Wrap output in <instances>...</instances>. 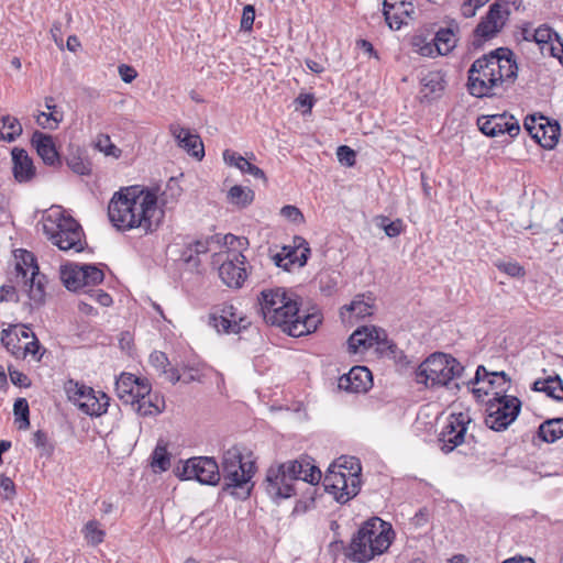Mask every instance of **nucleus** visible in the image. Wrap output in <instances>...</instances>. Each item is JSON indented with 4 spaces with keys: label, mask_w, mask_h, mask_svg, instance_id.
Wrapping results in <instances>:
<instances>
[{
    "label": "nucleus",
    "mask_w": 563,
    "mask_h": 563,
    "mask_svg": "<svg viewBox=\"0 0 563 563\" xmlns=\"http://www.w3.org/2000/svg\"><path fill=\"white\" fill-rule=\"evenodd\" d=\"M108 216L119 230L140 228L147 233L158 225L163 212L157 208L154 192L131 187L114 194Z\"/></svg>",
    "instance_id": "f257e3e1"
},
{
    "label": "nucleus",
    "mask_w": 563,
    "mask_h": 563,
    "mask_svg": "<svg viewBox=\"0 0 563 563\" xmlns=\"http://www.w3.org/2000/svg\"><path fill=\"white\" fill-rule=\"evenodd\" d=\"M511 51L499 47L477 58L468 69L467 89L476 98L494 97L508 89L518 76Z\"/></svg>",
    "instance_id": "f03ea898"
},
{
    "label": "nucleus",
    "mask_w": 563,
    "mask_h": 563,
    "mask_svg": "<svg viewBox=\"0 0 563 563\" xmlns=\"http://www.w3.org/2000/svg\"><path fill=\"white\" fill-rule=\"evenodd\" d=\"M321 477V471L308 456H303L271 466L266 473L264 487L273 500L286 499L296 495L298 482L316 485Z\"/></svg>",
    "instance_id": "7ed1b4c3"
},
{
    "label": "nucleus",
    "mask_w": 563,
    "mask_h": 563,
    "mask_svg": "<svg viewBox=\"0 0 563 563\" xmlns=\"http://www.w3.org/2000/svg\"><path fill=\"white\" fill-rule=\"evenodd\" d=\"M394 534L390 523L374 517L365 521L353 536L346 556L354 562L366 563L388 550Z\"/></svg>",
    "instance_id": "20e7f679"
},
{
    "label": "nucleus",
    "mask_w": 563,
    "mask_h": 563,
    "mask_svg": "<svg viewBox=\"0 0 563 563\" xmlns=\"http://www.w3.org/2000/svg\"><path fill=\"white\" fill-rule=\"evenodd\" d=\"M43 231L64 252L79 253L87 245L81 225L71 216H66L60 207L51 208L44 216Z\"/></svg>",
    "instance_id": "39448f33"
},
{
    "label": "nucleus",
    "mask_w": 563,
    "mask_h": 563,
    "mask_svg": "<svg viewBox=\"0 0 563 563\" xmlns=\"http://www.w3.org/2000/svg\"><path fill=\"white\" fill-rule=\"evenodd\" d=\"M220 473L223 490L241 499L251 495V479L256 473V466L255 461L244 460L242 448L234 445L223 453Z\"/></svg>",
    "instance_id": "423d86ee"
},
{
    "label": "nucleus",
    "mask_w": 563,
    "mask_h": 563,
    "mask_svg": "<svg viewBox=\"0 0 563 563\" xmlns=\"http://www.w3.org/2000/svg\"><path fill=\"white\" fill-rule=\"evenodd\" d=\"M362 466L354 456H341L332 463L323 477V486L336 501L345 504L361 489Z\"/></svg>",
    "instance_id": "0eeeda50"
},
{
    "label": "nucleus",
    "mask_w": 563,
    "mask_h": 563,
    "mask_svg": "<svg viewBox=\"0 0 563 563\" xmlns=\"http://www.w3.org/2000/svg\"><path fill=\"white\" fill-rule=\"evenodd\" d=\"M463 372L460 362L444 353H433L424 360L416 372V380L427 387L448 386Z\"/></svg>",
    "instance_id": "6e6552de"
},
{
    "label": "nucleus",
    "mask_w": 563,
    "mask_h": 563,
    "mask_svg": "<svg viewBox=\"0 0 563 563\" xmlns=\"http://www.w3.org/2000/svg\"><path fill=\"white\" fill-rule=\"evenodd\" d=\"M283 320L269 322L272 325L280 328L287 334L298 338L314 332L322 322V316L319 311H300L298 296L290 294L283 310H278Z\"/></svg>",
    "instance_id": "1a4fd4ad"
},
{
    "label": "nucleus",
    "mask_w": 563,
    "mask_h": 563,
    "mask_svg": "<svg viewBox=\"0 0 563 563\" xmlns=\"http://www.w3.org/2000/svg\"><path fill=\"white\" fill-rule=\"evenodd\" d=\"M15 283L27 294L34 306L45 301L46 276L40 273L33 253L21 250L15 263Z\"/></svg>",
    "instance_id": "9d476101"
},
{
    "label": "nucleus",
    "mask_w": 563,
    "mask_h": 563,
    "mask_svg": "<svg viewBox=\"0 0 563 563\" xmlns=\"http://www.w3.org/2000/svg\"><path fill=\"white\" fill-rule=\"evenodd\" d=\"M486 407V426L495 431L506 430L518 417L521 401L509 395L493 396Z\"/></svg>",
    "instance_id": "9b49d317"
},
{
    "label": "nucleus",
    "mask_w": 563,
    "mask_h": 563,
    "mask_svg": "<svg viewBox=\"0 0 563 563\" xmlns=\"http://www.w3.org/2000/svg\"><path fill=\"white\" fill-rule=\"evenodd\" d=\"M64 388L68 399L84 413L99 417L107 412L110 399L104 393H96L91 387L73 379L67 380Z\"/></svg>",
    "instance_id": "f8f14e48"
},
{
    "label": "nucleus",
    "mask_w": 563,
    "mask_h": 563,
    "mask_svg": "<svg viewBox=\"0 0 563 563\" xmlns=\"http://www.w3.org/2000/svg\"><path fill=\"white\" fill-rule=\"evenodd\" d=\"M176 475L183 481L196 479L203 485H217L221 479L220 467L213 457L195 456L177 467Z\"/></svg>",
    "instance_id": "ddd939ff"
},
{
    "label": "nucleus",
    "mask_w": 563,
    "mask_h": 563,
    "mask_svg": "<svg viewBox=\"0 0 563 563\" xmlns=\"http://www.w3.org/2000/svg\"><path fill=\"white\" fill-rule=\"evenodd\" d=\"M103 278V272L96 265L68 263L60 267V279L68 290L99 285Z\"/></svg>",
    "instance_id": "4468645a"
},
{
    "label": "nucleus",
    "mask_w": 563,
    "mask_h": 563,
    "mask_svg": "<svg viewBox=\"0 0 563 563\" xmlns=\"http://www.w3.org/2000/svg\"><path fill=\"white\" fill-rule=\"evenodd\" d=\"M347 345L349 351L352 353H358L374 345H378L382 350L388 349L391 353L397 349V346L387 339L386 331L375 325H364L356 329L350 335Z\"/></svg>",
    "instance_id": "2eb2a0df"
},
{
    "label": "nucleus",
    "mask_w": 563,
    "mask_h": 563,
    "mask_svg": "<svg viewBox=\"0 0 563 563\" xmlns=\"http://www.w3.org/2000/svg\"><path fill=\"white\" fill-rule=\"evenodd\" d=\"M509 11L507 10L506 4H501L498 2L493 3L489 7L488 12L482 19V21L477 24L474 30V42L473 44L476 47H479L483 42L493 38L496 36L501 29L504 27Z\"/></svg>",
    "instance_id": "dca6fc26"
},
{
    "label": "nucleus",
    "mask_w": 563,
    "mask_h": 563,
    "mask_svg": "<svg viewBox=\"0 0 563 563\" xmlns=\"http://www.w3.org/2000/svg\"><path fill=\"white\" fill-rule=\"evenodd\" d=\"M209 323L218 332L235 334L251 324L250 320L240 313L232 303H223L221 307L217 308L210 314Z\"/></svg>",
    "instance_id": "f3484780"
},
{
    "label": "nucleus",
    "mask_w": 563,
    "mask_h": 563,
    "mask_svg": "<svg viewBox=\"0 0 563 563\" xmlns=\"http://www.w3.org/2000/svg\"><path fill=\"white\" fill-rule=\"evenodd\" d=\"M219 277L230 288H241L247 278L246 258L238 251H227L219 266Z\"/></svg>",
    "instance_id": "a211bd4d"
},
{
    "label": "nucleus",
    "mask_w": 563,
    "mask_h": 563,
    "mask_svg": "<svg viewBox=\"0 0 563 563\" xmlns=\"http://www.w3.org/2000/svg\"><path fill=\"white\" fill-rule=\"evenodd\" d=\"M471 418L465 412L451 413L448 422L440 433L439 441L441 442V450L444 453L452 452L456 446L462 444L467 431V424Z\"/></svg>",
    "instance_id": "6ab92c4d"
},
{
    "label": "nucleus",
    "mask_w": 563,
    "mask_h": 563,
    "mask_svg": "<svg viewBox=\"0 0 563 563\" xmlns=\"http://www.w3.org/2000/svg\"><path fill=\"white\" fill-rule=\"evenodd\" d=\"M310 247L307 241L301 236L294 238L292 246H284L280 252L273 255L276 266L289 272L294 265L302 267L306 265Z\"/></svg>",
    "instance_id": "aec40b11"
},
{
    "label": "nucleus",
    "mask_w": 563,
    "mask_h": 563,
    "mask_svg": "<svg viewBox=\"0 0 563 563\" xmlns=\"http://www.w3.org/2000/svg\"><path fill=\"white\" fill-rule=\"evenodd\" d=\"M477 124L479 130L488 136H497L508 133L511 137L518 135L520 131L519 122L507 113L483 115L478 118Z\"/></svg>",
    "instance_id": "412c9836"
},
{
    "label": "nucleus",
    "mask_w": 563,
    "mask_h": 563,
    "mask_svg": "<svg viewBox=\"0 0 563 563\" xmlns=\"http://www.w3.org/2000/svg\"><path fill=\"white\" fill-rule=\"evenodd\" d=\"M290 296L284 288L264 289L261 291L258 302L266 323L283 320L278 310H283L284 303Z\"/></svg>",
    "instance_id": "4be33fe9"
},
{
    "label": "nucleus",
    "mask_w": 563,
    "mask_h": 563,
    "mask_svg": "<svg viewBox=\"0 0 563 563\" xmlns=\"http://www.w3.org/2000/svg\"><path fill=\"white\" fill-rule=\"evenodd\" d=\"M532 37L543 56L558 58L563 64V42L553 29L542 24L533 30Z\"/></svg>",
    "instance_id": "5701e85b"
},
{
    "label": "nucleus",
    "mask_w": 563,
    "mask_h": 563,
    "mask_svg": "<svg viewBox=\"0 0 563 563\" xmlns=\"http://www.w3.org/2000/svg\"><path fill=\"white\" fill-rule=\"evenodd\" d=\"M147 391H151L148 382L130 373L121 374L115 382V394L126 405L134 406L137 395Z\"/></svg>",
    "instance_id": "b1692460"
},
{
    "label": "nucleus",
    "mask_w": 563,
    "mask_h": 563,
    "mask_svg": "<svg viewBox=\"0 0 563 563\" xmlns=\"http://www.w3.org/2000/svg\"><path fill=\"white\" fill-rule=\"evenodd\" d=\"M169 132L177 141L179 147L185 150L192 157L202 159L205 148L198 134H191L188 129L180 126L178 123H172L169 125Z\"/></svg>",
    "instance_id": "393cba45"
},
{
    "label": "nucleus",
    "mask_w": 563,
    "mask_h": 563,
    "mask_svg": "<svg viewBox=\"0 0 563 563\" xmlns=\"http://www.w3.org/2000/svg\"><path fill=\"white\" fill-rule=\"evenodd\" d=\"M372 386V373L365 366H354L339 379V387L351 393L366 391Z\"/></svg>",
    "instance_id": "a878e982"
},
{
    "label": "nucleus",
    "mask_w": 563,
    "mask_h": 563,
    "mask_svg": "<svg viewBox=\"0 0 563 563\" xmlns=\"http://www.w3.org/2000/svg\"><path fill=\"white\" fill-rule=\"evenodd\" d=\"M11 156L14 179L20 184L31 181L35 177L36 169L27 152L23 148L14 147L11 151Z\"/></svg>",
    "instance_id": "bb28decb"
},
{
    "label": "nucleus",
    "mask_w": 563,
    "mask_h": 563,
    "mask_svg": "<svg viewBox=\"0 0 563 563\" xmlns=\"http://www.w3.org/2000/svg\"><path fill=\"white\" fill-rule=\"evenodd\" d=\"M481 382H487L493 396L504 395L508 391L510 377L505 372H488L485 366L479 365L476 369L475 377L470 382L476 385Z\"/></svg>",
    "instance_id": "cd10ccee"
},
{
    "label": "nucleus",
    "mask_w": 563,
    "mask_h": 563,
    "mask_svg": "<svg viewBox=\"0 0 563 563\" xmlns=\"http://www.w3.org/2000/svg\"><path fill=\"white\" fill-rule=\"evenodd\" d=\"M31 143L44 164L55 166L60 163L52 135L35 131L32 135Z\"/></svg>",
    "instance_id": "c85d7f7f"
},
{
    "label": "nucleus",
    "mask_w": 563,
    "mask_h": 563,
    "mask_svg": "<svg viewBox=\"0 0 563 563\" xmlns=\"http://www.w3.org/2000/svg\"><path fill=\"white\" fill-rule=\"evenodd\" d=\"M385 21L393 30H399L402 24L407 23V19L415 14L412 0H399V2L383 9Z\"/></svg>",
    "instance_id": "c756f323"
},
{
    "label": "nucleus",
    "mask_w": 563,
    "mask_h": 563,
    "mask_svg": "<svg viewBox=\"0 0 563 563\" xmlns=\"http://www.w3.org/2000/svg\"><path fill=\"white\" fill-rule=\"evenodd\" d=\"M132 407L140 416H156L163 411L165 401L161 396L152 395L151 391L140 393Z\"/></svg>",
    "instance_id": "7c9ffc66"
},
{
    "label": "nucleus",
    "mask_w": 563,
    "mask_h": 563,
    "mask_svg": "<svg viewBox=\"0 0 563 563\" xmlns=\"http://www.w3.org/2000/svg\"><path fill=\"white\" fill-rule=\"evenodd\" d=\"M560 135V125L558 123L544 125L542 122L538 124V130L533 134V139L544 148H553Z\"/></svg>",
    "instance_id": "2f4dec72"
},
{
    "label": "nucleus",
    "mask_w": 563,
    "mask_h": 563,
    "mask_svg": "<svg viewBox=\"0 0 563 563\" xmlns=\"http://www.w3.org/2000/svg\"><path fill=\"white\" fill-rule=\"evenodd\" d=\"M421 85L422 98L427 100L439 98L444 90V81L438 73H430L424 76L421 80Z\"/></svg>",
    "instance_id": "473e14b6"
},
{
    "label": "nucleus",
    "mask_w": 563,
    "mask_h": 563,
    "mask_svg": "<svg viewBox=\"0 0 563 563\" xmlns=\"http://www.w3.org/2000/svg\"><path fill=\"white\" fill-rule=\"evenodd\" d=\"M538 435L547 443H553L563 438V418L549 419L538 429Z\"/></svg>",
    "instance_id": "72a5a7b5"
},
{
    "label": "nucleus",
    "mask_w": 563,
    "mask_h": 563,
    "mask_svg": "<svg viewBox=\"0 0 563 563\" xmlns=\"http://www.w3.org/2000/svg\"><path fill=\"white\" fill-rule=\"evenodd\" d=\"M533 389L537 391H543L553 399L563 401V382L559 375L547 379L536 380Z\"/></svg>",
    "instance_id": "f704fd0d"
},
{
    "label": "nucleus",
    "mask_w": 563,
    "mask_h": 563,
    "mask_svg": "<svg viewBox=\"0 0 563 563\" xmlns=\"http://www.w3.org/2000/svg\"><path fill=\"white\" fill-rule=\"evenodd\" d=\"M22 124L11 115H3L0 119V140L8 143L14 142L22 134Z\"/></svg>",
    "instance_id": "c9c22d12"
},
{
    "label": "nucleus",
    "mask_w": 563,
    "mask_h": 563,
    "mask_svg": "<svg viewBox=\"0 0 563 563\" xmlns=\"http://www.w3.org/2000/svg\"><path fill=\"white\" fill-rule=\"evenodd\" d=\"M151 467L154 472H165L170 467V454L167 451V443L159 440L151 455Z\"/></svg>",
    "instance_id": "e433bc0d"
},
{
    "label": "nucleus",
    "mask_w": 563,
    "mask_h": 563,
    "mask_svg": "<svg viewBox=\"0 0 563 563\" xmlns=\"http://www.w3.org/2000/svg\"><path fill=\"white\" fill-rule=\"evenodd\" d=\"M439 55L449 54L456 44L455 35L451 29H440L433 38Z\"/></svg>",
    "instance_id": "4c0bfd02"
},
{
    "label": "nucleus",
    "mask_w": 563,
    "mask_h": 563,
    "mask_svg": "<svg viewBox=\"0 0 563 563\" xmlns=\"http://www.w3.org/2000/svg\"><path fill=\"white\" fill-rule=\"evenodd\" d=\"M373 298L365 295H357L350 305L343 307L346 311L353 312L357 318H365L373 313Z\"/></svg>",
    "instance_id": "58836bf2"
},
{
    "label": "nucleus",
    "mask_w": 563,
    "mask_h": 563,
    "mask_svg": "<svg viewBox=\"0 0 563 563\" xmlns=\"http://www.w3.org/2000/svg\"><path fill=\"white\" fill-rule=\"evenodd\" d=\"M228 200L232 205L245 208L254 200V191L247 187L235 185L228 191Z\"/></svg>",
    "instance_id": "ea45409f"
},
{
    "label": "nucleus",
    "mask_w": 563,
    "mask_h": 563,
    "mask_svg": "<svg viewBox=\"0 0 563 563\" xmlns=\"http://www.w3.org/2000/svg\"><path fill=\"white\" fill-rule=\"evenodd\" d=\"M1 343L5 346V349L15 356V351L22 350V345L20 344L18 325H12L8 329H3L1 331Z\"/></svg>",
    "instance_id": "a19ab883"
},
{
    "label": "nucleus",
    "mask_w": 563,
    "mask_h": 563,
    "mask_svg": "<svg viewBox=\"0 0 563 563\" xmlns=\"http://www.w3.org/2000/svg\"><path fill=\"white\" fill-rule=\"evenodd\" d=\"M13 411L19 421V429H26L30 426L29 404L25 398H18L13 405Z\"/></svg>",
    "instance_id": "79ce46f5"
},
{
    "label": "nucleus",
    "mask_w": 563,
    "mask_h": 563,
    "mask_svg": "<svg viewBox=\"0 0 563 563\" xmlns=\"http://www.w3.org/2000/svg\"><path fill=\"white\" fill-rule=\"evenodd\" d=\"M84 536L90 544L97 545L103 541L104 531L99 528L98 521L90 520L84 527Z\"/></svg>",
    "instance_id": "37998d69"
},
{
    "label": "nucleus",
    "mask_w": 563,
    "mask_h": 563,
    "mask_svg": "<svg viewBox=\"0 0 563 563\" xmlns=\"http://www.w3.org/2000/svg\"><path fill=\"white\" fill-rule=\"evenodd\" d=\"M96 147L104 153L107 156H113L118 158L121 155V150L118 148L110 140L109 135L100 134L97 137Z\"/></svg>",
    "instance_id": "c03bdc74"
},
{
    "label": "nucleus",
    "mask_w": 563,
    "mask_h": 563,
    "mask_svg": "<svg viewBox=\"0 0 563 563\" xmlns=\"http://www.w3.org/2000/svg\"><path fill=\"white\" fill-rule=\"evenodd\" d=\"M388 219L385 217L379 218L378 225L385 231L389 238L398 236L402 231V221L397 219L387 223Z\"/></svg>",
    "instance_id": "a18cd8bd"
},
{
    "label": "nucleus",
    "mask_w": 563,
    "mask_h": 563,
    "mask_svg": "<svg viewBox=\"0 0 563 563\" xmlns=\"http://www.w3.org/2000/svg\"><path fill=\"white\" fill-rule=\"evenodd\" d=\"M32 341L25 343L24 346H22V350L15 351V357L18 358H24L27 354H31L32 356L36 357L37 361H40L41 356H36L40 350V342L36 339L35 334H32Z\"/></svg>",
    "instance_id": "49530a36"
},
{
    "label": "nucleus",
    "mask_w": 563,
    "mask_h": 563,
    "mask_svg": "<svg viewBox=\"0 0 563 563\" xmlns=\"http://www.w3.org/2000/svg\"><path fill=\"white\" fill-rule=\"evenodd\" d=\"M497 268L511 276V277H521L525 275V269L517 262H499L496 263Z\"/></svg>",
    "instance_id": "de8ad7c7"
},
{
    "label": "nucleus",
    "mask_w": 563,
    "mask_h": 563,
    "mask_svg": "<svg viewBox=\"0 0 563 563\" xmlns=\"http://www.w3.org/2000/svg\"><path fill=\"white\" fill-rule=\"evenodd\" d=\"M336 156L341 164L351 167L355 164L356 153L346 145H341L336 150Z\"/></svg>",
    "instance_id": "09e8293b"
},
{
    "label": "nucleus",
    "mask_w": 563,
    "mask_h": 563,
    "mask_svg": "<svg viewBox=\"0 0 563 563\" xmlns=\"http://www.w3.org/2000/svg\"><path fill=\"white\" fill-rule=\"evenodd\" d=\"M69 168L78 175H89L91 173L90 163L81 159L80 157H71L68 159Z\"/></svg>",
    "instance_id": "8fccbe9b"
},
{
    "label": "nucleus",
    "mask_w": 563,
    "mask_h": 563,
    "mask_svg": "<svg viewBox=\"0 0 563 563\" xmlns=\"http://www.w3.org/2000/svg\"><path fill=\"white\" fill-rule=\"evenodd\" d=\"M255 20V9L252 4H246L243 8V13L241 18V30L251 31L253 27V23Z\"/></svg>",
    "instance_id": "3c124183"
},
{
    "label": "nucleus",
    "mask_w": 563,
    "mask_h": 563,
    "mask_svg": "<svg viewBox=\"0 0 563 563\" xmlns=\"http://www.w3.org/2000/svg\"><path fill=\"white\" fill-rule=\"evenodd\" d=\"M336 280L329 275L321 276L319 279V288L324 296H332L336 291Z\"/></svg>",
    "instance_id": "603ef678"
},
{
    "label": "nucleus",
    "mask_w": 563,
    "mask_h": 563,
    "mask_svg": "<svg viewBox=\"0 0 563 563\" xmlns=\"http://www.w3.org/2000/svg\"><path fill=\"white\" fill-rule=\"evenodd\" d=\"M416 46V52H418L421 56L426 57H434L437 56V51L434 49L435 44L432 42H423L422 40L416 41L413 43Z\"/></svg>",
    "instance_id": "864d4df0"
},
{
    "label": "nucleus",
    "mask_w": 563,
    "mask_h": 563,
    "mask_svg": "<svg viewBox=\"0 0 563 563\" xmlns=\"http://www.w3.org/2000/svg\"><path fill=\"white\" fill-rule=\"evenodd\" d=\"M280 213L283 217L288 219L289 221L294 223H301L303 222V214L302 212L295 206H285L282 208Z\"/></svg>",
    "instance_id": "5fc2aeb1"
},
{
    "label": "nucleus",
    "mask_w": 563,
    "mask_h": 563,
    "mask_svg": "<svg viewBox=\"0 0 563 563\" xmlns=\"http://www.w3.org/2000/svg\"><path fill=\"white\" fill-rule=\"evenodd\" d=\"M15 495L14 483L11 478L0 476V496L4 499H11Z\"/></svg>",
    "instance_id": "6e6d98bb"
},
{
    "label": "nucleus",
    "mask_w": 563,
    "mask_h": 563,
    "mask_svg": "<svg viewBox=\"0 0 563 563\" xmlns=\"http://www.w3.org/2000/svg\"><path fill=\"white\" fill-rule=\"evenodd\" d=\"M239 169L244 174L252 175L255 178H260L266 181L265 173L260 167L250 163L246 158L243 159Z\"/></svg>",
    "instance_id": "4d7b16f0"
},
{
    "label": "nucleus",
    "mask_w": 563,
    "mask_h": 563,
    "mask_svg": "<svg viewBox=\"0 0 563 563\" xmlns=\"http://www.w3.org/2000/svg\"><path fill=\"white\" fill-rule=\"evenodd\" d=\"M118 71L121 79L126 84L132 82L137 76V71L132 66L125 64L120 65Z\"/></svg>",
    "instance_id": "13d9d810"
},
{
    "label": "nucleus",
    "mask_w": 563,
    "mask_h": 563,
    "mask_svg": "<svg viewBox=\"0 0 563 563\" xmlns=\"http://www.w3.org/2000/svg\"><path fill=\"white\" fill-rule=\"evenodd\" d=\"M244 158L245 157L241 156L239 153L231 151V150H225L223 152V159H224L225 164H228L230 166H234L236 168L240 167V165L242 164Z\"/></svg>",
    "instance_id": "bf43d9fd"
},
{
    "label": "nucleus",
    "mask_w": 563,
    "mask_h": 563,
    "mask_svg": "<svg viewBox=\"0 0 563 563\" xmlns=\"http://www.w3.org/2000/svg\"><path fill=\"white\" fill-rule=\"evenodd\" d=\"M150 361L157 369H165L168 364V358L163 352L155 351L151 354Z\"/></svg>",
    "instance_id": "052dcab7"
},
{
    "label": "nucleus",
    "mask_w": 563,
    "mask_h": 563,
    "mask_svg": "<svg viewBox=\"0 0 563 563\" xmlns=\"http://www.w3.org/2000/svg\"><path fill=\"white\" fill-rule=\"evenodd\" d=\"M213 242V238L211 239H202L195 241L191 246L195 249L196 256L200 254H206L210 250V243Z\"/></svg>",
    "instance_id": "680f3d73"
},
{
    "label": "nucleus",
    "mask_w": 563,
    "mask_h": 563,
    "mask_svg": "<svg viewBox=\"0 0 563 563\" xmlns=\"http://www.w3.org/2000/svg\"><path fill=\"white\" fill-rule=\"evenodd\" d=\"M90 296L103 307H109L112 303L111 296L103 290H93Z\"/></svg>",
    "instance_id": "e2e57ef3"
},
{
    "label": "nucleus",
    "mask_w": 563,
    "mask_h": 563,
    "mask_svg": "<svg viewBox=\"0 0 563 563\" xmlns=\"http://www.w3.org/2000/svg\"><path fill=\"white\" fill-rule=\"evenodd\" d=\"M10 379L16 386L26 387L30 385L27 376L19 371H10Z\"/></svg>",
    "instance_id": "0e129e2a"
},
{
    "label": "nucleus",
    "mask_w": 563,
    "mask_h": 563,
    "mask_svg": "<svg viewBox=\"0 0 563 563\" xmlns=\"http://www.w3.org/2000/svg\"><path fill=\"white\" fill-rule=\"evenodd\" d=\"M523 126L533 139V134H536V131L538 130L537 118L534 115H528L525 119Z\"/></svg>",
    "instance_id": "69168bd1"
},
{
    "label": "nucleus",
    "mask_w": 563,
    "mask_h": 563,
    "mask_svg": "<svg viewBox=\"0 0 563 563\" xmlns=\"http://www.w3.org/2000/svg\"><path fill=\"white\" fill-rule=\"evenodd\" d=\"M33 443L35 444L36 448H44L47 443V435L44 431L42 430H37L34 434H33Z\"/></svg>",
    "instance_id": "338daca9"
},
{
    "label": "nucleus",
    "mask_w": 563,
    "mask_h": 563,
    "mask_svg": "<svg viewBox=\"0 0 563 563\" xmlns=\"http://www.w3.org/2000/svg\"><path fill=\"white\" fill-rule=\"evenodd\" d=\"M477 8L465 0L461 7V13L464 18H473L476 14Z\"/></svg>",
    "instance_id": "774afa93"
}]
</instances>
